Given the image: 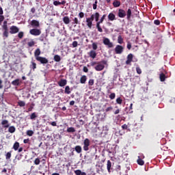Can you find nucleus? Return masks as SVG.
<instances>
[{"label": "nucleus", "mask_w": 175, "mask_h": 175, "mask_svg": "<svg viewBox=\"0 0 175 175\" xmlns=\"http://www.w3.org/2000/svg\"><path fill=\"white\" fill-rule=\"evenodd\" d=\"M90 142L88 138H85L83 141V150L84 151H88L90 150Z\"/></svg>", "instance_id": "0eeeda50"}, {"label": "nucleus", "mask_w": 175, "mask_h": 175, "mask_svg": "<svg viewBox=\"0 0 175 175\" xmlns=\"http://www.w3.org/2000/svg\"><path fill=\"white\" fill-rule=\"evenodd\" d=\"M117 20V18H116V14H114V13L111 12L108 14V21H114Z\"/></svg>", "instance_id": "4468645a"}, {"label": "nucleus", "mask_w": 175, "mask_h": 175, "mask_svg": "<svg viewBox=\"0 0 175 175\" xmlns=\"http://www.w3.org/2000/svg\"><path fill=\"white\" fill-rule=\"evenodd\" d=\"M136 72L138 75H142V69L140 67H136Z\"/></svg>", "instance_id": "49530a36"}, {"label": "nucleus", "mask_w": 175, "mask_h": 175, "mask_svg": "<svg viewBox=\"0 0 175 175\" xmlns=\"http://www.w3.org/2000/svg\"><path fill=\"white\" fill-rule=\"evenodd\" d=\"M105 18H106V14L103 15L100 21L96 23V27L97 28L98 32H103V29L100 27V24H102L103 21H105Z\"/></svg>", "instance_id": "f03ea898"}, {"label": "nucleus", "mask_w": 175, "mask_h": 175, "mask_svg": "<svg viewBox=\"0 0 175 175\" xmlns=\"http://www.w3.org/2000/svg\"><path fill=\"white\" fill-rule=\"evenodd\" d=\"M71 92H72V91L70 90V87H69V85L66 86L65 90H64V94L69 95Z\"/></svg>", "instance_id": "a878e982"}, {"label": "nucleus", "mask_w": 175, "mask_h": 175, "mask_svg": "<svg viewBox=\"0 0 175 175\" xmlns=\"http://www.w3.org/2000/svg\"><path fill=\"white\" fill-rule=\"evenodd\" d=\"M31 25L34 27V28H39V27H40V23H39V21L36 20H32L31 21Z\"/></svg>", "instance_id": "f8f14e48"}, {"label": "nucleus", "mask_w": 175, "mask_h": 175, "mask_svg": "<svg viewBox=\"0 0 175 175\" xmlns=\"http://www.w3.org/2000/svg\"><path fill=\"white\" fill-rule=\"evenodd\" d=\"M109 98H110V99H111V100L115 99V98H116V93H111V94L109 95Z\"/></svg>", "instance_id": "3c124183"}, {"label": "nucleus", "mask_w": 175, "mask_h": 175, "mask_svg": "<svg viewBox=\"0 0 175 175\" xmlns=\"http://www.w3.org/2000/svg\"><path fill=\"white\" fill-rule=\"evenodd\" d=\"M63 22L64 23V24H66V25H68V24L70 23V19L69 18V16H64L63 18Z\"/></svg>", "instance_id": "412c9836"}, {"label": "nucleus", "mask_w": 175, "mask_h": 175, "mask_svg": "<svg viewBox=\"0 0 175 175\" xmlns=\"http://www.w3.org/2000/svg\"><path fill=\"white\" fill-rule=\"evenodd\" d=\"M94 18H95L96 22L99 21V14H98V12H96L94 14Z\"/></svg>", "instance_id": "58836bf2"}, {"label": "nucleus", "mask_w": 175, "mask_h": 175, "mask_svg": "<svg viewBox=\"0 0 175 175\" xmlns=\"http://www.w3.org/2000/svg\"><path fill=\"white\" fill-rule=\"evenodd\" d=\"M3 20H5V16L3 15H0V25L2 24Z\"/></svg>", "instance_id": "5fc2aeb1"}, {"label": "nucleus", "mask_w": 175, "mask_h": 175, "mask_svg": "<svg viewBox=\"0 0 175 175\" xmlns=\"http://www.w3.org/2000/svg\"><path fill=\"white\" fill-rule=\"evenodd\" d=\"M36 60L38 62H40L42 65H46V64H49V59L46 58L45 57L40 56L36 59Z\"/></svg>", "instance_id": "7ed1b4c3"}, {"label": "nucleus", "mask_w": 175, "mask_h": 175, "mask_svg": "<svg viewBox=\"0 0 175 175\" xmlns=\"http://www.w3.org/2000/svg\"><path fill=\"white\" fill-rule=\"evenodd\" d=\"M111 110H113V107H109L105 109V111L107 113L109 111H111Z\"/></svg>", "instance_id": "13d9d810"}, {"label": "nucleus", "mask_w": 175, "mask_h": 175, "mask_svg": "<svg viewBox=\"0 0 175 175\" xmlns=\"http://www.w3.org/2000/svg\"><path fill=\"white\" fill-rule=\"evenodd\" d=\"M12 158V152H8L5 154V159H10Z\"/></svg>", "instance_id": "4c0bfd02"}, {"label": "nucleus", "mask_w": 175, "mask_h": 175, "mask_svg": "<svg viewBox=\"0 0 175 175\" xmlns=\"http://www.w3.org/2000/svg\"><path fill=\"white\" fill-rule=\"evenodd\" d=\"M159 79L161 81L163 82L165 80H166V75L162 72L159 75Z\"/></svg>", "instance_id": "bb28decb"}, {"label": "nucleus", "mask_w": 175, "mask_h": 175, "mask_svg": "<svg viewBox=\"0 0 175 175\" xmlns=\"http://www.w3.org/2000/svg\"><path fill=\"white\" fill-rule=\"evenodd\" d=\"M12 85L18 86L20 85V79H16L12 82Z\"/></svg>", "instance_id": "c85d7f7f"}, {"label": "nucleus", "mask_w": 175, "mask_h": 175, "mask_svg": "<svg viewBox=\"0 0 175 175\" xmlns=\"http://www.w3.org/2000/svg\"><path fill=\"white\" fill-rule=\"evenodd\" d=\"M88 55L90 57V58H92L93 59H94V58H96V51L94 50H91L88 53Z\"/></svg>", "instance_id": "f3484780"}, {"label": "nucleus", "mask_w": 175, "mask_h": 175, "mask_svg": "<svg viewBox=\"0 0 175 175\" xmlns=\"http://www.w3.org/2000/svg\"><path fill=\"white\" fill-rule=\"evenodd\" d=\"M1 124L2 125V127L5 128V129L10 126V124H9V120H3Z\"/></svg>", "instance_id": "9b49d317"}, {"label": "nucleus", "mask_w": 175, "mask_h": 175, "mask_svg": "<svg viewBox=\"0 0 175 175\" xmlns=\"http://www.w3.org/2000/svg\"><path fill=\"white\" fill-rule=\"evenodd\" d=\"M107 169L108 170V172L110 173L111 171V161H110V160L107 161Z\"/></svg>", "instance_id": "4be33fe9"}, {"label": "nucleus", "mask_w": 175, "mask_h": 175, "mask_svg": "<svg viewBox=\"0 0 175 175\" xmlns=\"http://www.w3.org/2000/svg\"><path fill=\"white\" fill-rule=\"evenodd\" d=\"M40 42H44V36L43 34L40 37Z\"/></svg>", "instance_id": "0e129e2a"}, {"label": "nucleus", "mask_w": 175, "mask_h": 175, "mask_svg": "<svg viewBox=\"0 0 175 175\" xmlns=\"http://www.w3.org/2000/svg\"><path fill=\"white\" fill-rule=\"evenodd\" d=\"M8 132L10 133H14V132H16V127H14V126H9Z\"/></svg>", "instance_id": "b1692460"}, {"label": "nucleus", "mask_w": 175, "mask_h": 175, "mask_svg": "<svg viewBox=\"0 0 175 175\" xmlns=\"http://www.w3.org/2000/svg\"><path fill=\"white\" fill-rule=\"evenodd\" d=\"M18 106H20V107H24V106H25V102L23 100L18 101Z\"/></svg>", "instance_id": "c9c22d12"}, {"label": "nucleus", "mask_w": 175, "mask_h": 175, "mask_svg": "<svg viewBox=\"0 0 175 175\" xmlns=\"http://www.w3.org/2000/svg\"><path fill=\"white\" fill-rule=\"evenodd\" d=\"M78 44H79V43L77 42V41H73L72 46L73 48H76V47H77Z\"/></svg>", "instance_id": "09e8293b"}, {"label": "nucleus", "mask_w": 175, "mask_h": 175, "mask_svg": "<svg viewBox=\"0 0 175 175\" xmlns=\"http://www.w3.org/2000/svg\"><path fill=\"white\" fill-rule=\"evenodd\" d=\"M92 46L93 51H95V50L98 49V44L96 43L93 42Z\"/></svg>", "instance_id": "ea45409f"}, {"label": "nucleus", "mask_w": 175, "mask_h": 175, "mask_svg": "<svg viewBox=\"0 0 175 175\" xmlns=\"http://www.w3.org/2000/svg\"><path fill=\"white\" fill-rule=\"evenodd\" d=\"M81 173H82V172L80 170H77L75 171V174L76 175H81Z\"/></svg>", "instance_id": "8fccbe9b"}, {"label": "nucleus", "mask_w": 175, "mask_h": 175, "mask_svg": "<svg viewBox=\"0 0 175 175\" xmlns=\"http://www.w3.org/2000/svg\"><path fill=\"white\" fill-rule=\"evenodd\" d=\"M154 24L155 25H161V21H159V20H158V19L154 20Z\"/></svg>", "instance_id": "de8ad7c7"}, {"label": "nucleus", "mask_w": 175, "mask_h": 175, "mask_svg": "<svg viewBox=\"0 0 175 175\" xmlns=\"http://www.w3.org/2000/svg\"><path fill=\"white\" fill-rule=\"evenodd\" d=\"M20 29H18L17 26L12 25L10 27V33H11L12 35L18 33Z\"/></svg>", "instance_id": "1a4fd4ad"}, {"label": "nucleus", "mask_w": 175, "mask_h": 175, "mask_svg": "<svg viewBox=\"0 0 175 175\" xmlns=\"http://www.w3.org/2000/svg\"><path fill=\"white\" fill-rule=\"evenodd\" d=\"M49 124V125H52V126H57V122H50Z\"/></svg>", "instance_id": "6e6d98bb"}, {"label": "nucleus", "mask_w": 175, "mask_h": 175, "mask_svg": "<svg viewBox=\"0 0 175 175\" xmlns=\"http://www.w3.org/2000/svg\"><path fill=\"white\" fill-rule=\"evenodd\" d=\"M18 37L19 38V39H23V38L24 37V32L20 31L18 34Z\"/></svg>", "instance_id": "c03bdc74"}, {"label": "nucleus", "mask_w": 175, "mask_h": 175, "mask_svg": "<svg viewBox=\"0 0 175 175\" xmlns=\"http://www.w3.org/2000/svg\"><path fill=\"white\" fill-rule=\"evenodd\" d=\"M83 72H85V73H88V68L84 66L83 67Z\"/></svg>", "instance_id": "338daca9"}, {"label": "nucleus", "mask_w": 175, "mask_h": 175, "mask_svg": "<svg viewBox=\"0 0 175 175\" xmlns=\"http://www.w3.org/2000/svg\"><path fill=\"white\" fill-rule=\"evenodd\" d=\"M116 103H118V105H122V100L120 98V97L116 98Z\"/></svg>", "instance_id": "a19ab883"}, {"label": "nucleus", "mask_w": 175, "mask_h": 175, "mask_svg": "<svg viewBox=\"0 0 175 175\" xmlns=\"http://www.w3.org/2000/svg\"><path fill=\"white\" fill-rule=\"evenodd\" d=\"M36 118H38V115L36 114V112H33L30 115V120L35 121Z\"/></svg>", "instance_id": "393cba45"}, {"label": "nucleus", "mask_w": 175, "mask_h": 175, "mask_svg": "<svg viewBox=\"0 0 175 175\" xmlns=\"http://www.w3.org/2000/svg\"><path fill=\"white\" fill-rule=\"evenodd\" d=\"M118 43H119V44H122V43H124V38H122V36H118Z\"/></svg>", "instance_id": "473e14b6"}, {"label": "nucleus", "mask_w": 175, "mask_h": 175, "mask_svg": "<svg viewBox=\"0 0 175 175\" xmlns=\"http://www.w3.org/2000/svg\"><path fill=\"white\" fill-rule=\"evenodd\" d=\"M67 132L68 133H74V132H76V129H75L74 127H68L67 129Z\"/></svg>", "instance_id": "2f4dec72"}, {"label": "nucleus", "mask_w": 175, "mask_h": 175, "mask_svg": "<svg viewBox=\"0 0 175 175\" xmlns=\"http://www.w3.org/2000/svg\"><path fill=\"white\" fill-rule=\"evenodd\" d=\"M122 129L123 130L128 129V124H123V125L122 126Z\"/></svg>", "instance_id": "680f3d73"}, {"label": "nucleus", "mask_w": 175, "mask_h": 175, "mask_svg": "<svg viewBox=\"0 0 175 175\" xmlns=\"http://www.w3.org/2000/svg\"><path fill=\"white\" fill-rule=\"evenodd\" d=\"M53 5L55 6H58L59 5H61V2L58 1H53Z\"/></svg>", "instance_id": "864d4df0"}, {"label": "nucleus", "mask_w": 175, "mask_h": 175, "mask_svg": "<svg viewBox=\"0 0 175 175\" xmlns=\"http://www.w3.org/2000/svg\"><path fill=\"white\" fill-rule=\"evenodd\" d=\"M86 23L88 28L91 29V28H92V21H91V19H90L89 18H86Z\"/></svg>", "instance_id": "aec40b11"}, {"label": "nucleus", "mask_w": 175, "mask_h": 175, "mask_svg": "<svg viewBox=\"0 0 175 175\" xmlns=\"http://www.w3.org/2000/svg\"><path fill=\"white\" fill-rule=\"evenodd\" d=\"M78 16H79V18H83L84 12H79Z\"/></svg>", "instance_id": "603ef678"}, {"label": "nucleus", "mask_w": 175, "mask_h": 175, "mask_svg": "<svg viewBox=\"0 0 175 175\" xmlns=\"http://www.w3.org/2000/svg\"><path fill=\"white\" fill-rule=\"evenodd\" d=\"M137 162L138 165H139L140 166H143V165H144V161L140 159V157H138V159L137 160Z\"/></svg>", "instance_id": "7c9ffc66"}, {"label": "nucleus", "mask_w": 175, "mask_h": 175, "mask_svg": "<svg viewBox=\"0 0 175 175\" xmlns=\"http://www.w3.org/2000/svg\"><path fill=\"white\" fill-rule=\"evenodd\" d=\"M40 54H42V51H40V49L38 48L34 51V57L36 59V58H38L40 57Z\"/></svg>", "instance_id": "dca6fc26"}, {"label": "nucleus", "mask_w": 175, "mask_h": 175, "mask_svg": "<svg viewBox=\"0 0 175 175\" xmlns=\"http://www.w3.org/2000/svg\"><path fill=\"white\" fill-rule=\"evenodd\" d=\"M19 147H20V143H18V142L14 144L13 148L15 151H17Z\"/></svg>", "instance_id": "c756f323"}, {"label": "nucleus", "mask_w": 175, "mask_h": 175, "mask_svg": "<svg viewBox=\"0 0 175 175\" xmlns=\"http://www.w3.org/2000/svg\"><path fill=\"white\" fill-rule=\"evenodd\" d=\"M42 33V31L39 29H31L29 31V34L33 35V36H39Z\"/></svg>", "instance_id": "39448f33"}, {"label": "nucleus", "mask_w": 175, "mask_h": 175, "mask_svg": "<svg viewBox=\"0 0 175 175\" xmlns=\"http://www.w3.org/2000/svg\"><path fill=\"white\" fill-rule=\"evenodd\" d=\"M32 110H33V107L32 105H30V107L27 109V111H32Z\"/></svg>", "instance_id": "774afa93"}, {"label": "nucleus", "mask_w": 175, "mask_h": 175, "mask_svg": "<svg viewBox=\"0 0 175 175\" xmlns=\"http://www.w3.org/2000/svg\"><path fill=\"white\" fill-rule=\"evenodd\" d=\"M114 50L116 54H122V53H124V46L121 45H116Z\"/></svg>", "instance_id": "6e6552de"}, {"label": "nucleus", "mask_w": 175, "mask_h": 175, "mask_svg": "<svg viewBox=\"0 0 175 175\" xmlns=\"http://www.w3.org/2000/svg\"><path fill=\"white\" fill-rule=\"evenodd\" d=\"M40 159L36 158L34 160V165H40Z\"/></svg>", "instance_id": "37998d69"}, {"label": "nucleus", "mask_w": 175, "mask_h": 175, "mask_svg": "<svg viewBox=\"0 0 175 175\" xmlns=\"http://www.w3.org/2000/svg\"><path fill=\"white\" fill-rule=\"evenodd\" d=\"M94 79H90L88 81L89 85H92L94 84Z\"/></svg>", "instance_id": "052dcab7"}, {"label": "nucleus", "mask_w": 175, "mask_h": 175, "mask_svg": "<svg viewBox=\"0 0 175 175\" xmlns=\"http://www.w3.org/2000/svg\"><path fill=\"white\" fill-rule=\"evenodd\" d=\"M29 68L31 69V70H33V72H35V69H36V64L35 63V62H31Z\"/></svg>", "instance_id": "a211bd4d"}, {"label": "nucleus", "mask_w": 175, "mask_h": 175, "mask_svg": "<svg viewBox=\"0 0 175 175\" xmlns=\"http://www.w3.org/2000/svg\"><path fill=\"white\" fill-rule=\"evenodd\" d=\"M88 18H89L92 21H94V20L95 19V14H92L91 16Z\"/></svg>", "instance_id": "bf43d9fd"}, {"label": "nucleus", "mask_w": 175, "mask_h": 175, "mask_svg": "<svg viewBox=\"0 0 175 175\" xmlns=\"http://www.w3.org/2000/svg\"><path fill=\"white\" fill-rule=\"evenodd\" d=\"M113 8H120L121 6V2L118 0H114L113 2Z\"/></svg>", "instance_id": "6ab92c4d"}, {"label": "nucleus", "mask_w": 175, "mask_h": 175, "mask_svg": "<svg viewBox=\"0 0 175 175\" xmlns=\"http://www.w3.org/2000/svg\"><path fill=\"white\" fill-rule=\"evenodd\" d=\"M53 59H54L55 62H61V56H59V55H55L53 57Z\"/></svg>", "instance_id": "cd10ccee"}, {"label": "nucleus", "mask_w": 175, "mask_h": 175, "mask_svg": "<svg viewBox=\"0 0 175 175\" xmlns=\"http://www.w3.org/2000/svg\"><path fill=\"white\" fill-rule=\"evenodd\" d=\"M97 6H98V0H96L94 1V3L93 4V9H94V10H96Z\"/></svg>", "instance_id": "a18cd8bd"}, {"label": "nucleus", "mask_w": 175, "mask_h": 175, "mask_svg": "<svg viewBox=\"0 0 175 175\" xmlns=\"http://www.w3.org/2000/svg\"><path fill=\"white\" fill-rule=\"evenodd\" d=\"M133 61V55L132 53H129L127 55V60L126 61V65H131V62Z\"/></svg>", "instance_id": "9d476101"}, {"label": "nucleus", "mask_w": 175, "mask_h": 175, "mask_svg": "<svg viewBox=\"0 0 175 175\" xmlns=\"http://www.w3.org/2000/svg\"><path fill=\"white\" fill-rule=\"evenodd\" d=\"M27 45L29 46V47H33V46H35V41H33V40H31V41L27 43Z\"/></svg>", "instance_id": "e433bc0d"}, {"label": "nucleus", "mask_w": 175, "mask_h": 175, "mask_svg": "<svg viewBox=\"0 0 175 175\" xmlns=\"http://www.w3.org/2000/svg\"><path fill=\"white\" fill-rule=\"evenodd\" d=\"M26 133L27 136H32L33 135V131L32 130H28Z\"/></svg>", "instance_id": "79ce46f5"}, {"label": "nucleus", "mask_w": 175, "mask_h": 175, "mask_svg": "<svg viewBox=\"0 0 175 175\" xmlns=\"http://www.w3.org/2000/svg\"><path fill=\"white\" fill-rule=\"evenodd\" d=\"M127 49L128 50H131L132 49V44L129 42L127 43Z\"/></svg>", "instance_id": "4d7b16f0"}, {"label": "nucleus", "mask_w": 175, "mask_h": 175, "mask_svg": "<svg viewBox=\"0 0 175 175\" xmlns=\"http://www.w3.org/2000/svg\"><path fill=\"white\" fill-rule=\"evenodd\" d=\"M3 38H9V28L8 25H2Z\"/></svg>", "instance_id": "423d86ee"}, {"label": "nucleus", "mask_w": 175, "mask_h": 175, "mask_svg": "<svg viewBox=\"0 0 175 175\" xmlns=\"http://www.w3.org/2000/svg\"><path fill=\"white\" fill-rule=\"evenodd\" d=\"M23 143L25 144H28V143H29V139H25L23 140Z\"/></svg>", "instance_id": "69168bd1"}, {"label": "nucleus", "mask_w": 175, "mask_h": 175, "mask_svg": "<svg viewBox=\"0 0 175 175\" xmlns=\"http://www.w3.org/2000/svg\"><path fill=\"white\" fill-rule=\"evenodd\" d=\"M133 104L131 103L130 105V107H129V111H130V113H133V111H132V109H133Z\"/></svg>", "instance_id": "e2e57ef3"}, {"label": "nucleus", "mask_w": 175, "mask_h": 175, "mask_svg": "<svg viewBox=\"0 0 175 175\" xmlns=\"http://www.w3.org/2000/svg\"><path fill=\"white\" fill-rule=\"evenodd\" d=\"M72 24L80 25V21H79V18L77 17H75L72 19Z\"/></svg>", "instance_id": "f704fd0d"}, {"label": "nucleus", "mask_w": 175, "mask_h": 175, "mask_svg": "<svg viewBox=\"0 0 175 175\" xmlns=\"http://www.w3.org/2000/svg\"><path fill=\"white\" fill-rule=\"evenodd\" d=\"M118 16V17H120V18H124L126 16H127V20H131V17H132V10H131V8H129L127 12H126L123 9H119Z\"/></svg>", "instance_id": "f257e3e1"}, {"label": "nucleus", "mask_w": 175, "mask_h": 175, "mask_svg": "<svg viewBox=\"0 0 175 175\" xmlns=\"http://www.w3.org/2000/svg\"><path fill=\"white\" fill-rule=\"evenodd\" d=\"M75 151H76V152H77V154H80V152H81V151H82L81 146H75Z\"/></svg>", "instance_id": "72a5a7b5"}, {"label": "nucleus", "mask_w": 175, "mask_h": 175, "mask_svg": "<svg viewBox=\"0 0 175 175\" xmlns=\"http://www.w3.org/2000/svg\"><path fill=\"white\" fill-rule=\"evenodd\" d=\"M103 42V44H105V46H107L109 49H111L114 47V44H113V42H110V39L107 38H104Z\"/></svg>", "instance_id": "20e7f679"}, {"label": "nucleus", "mask_w": 175, "mask_h": 175, "mask_svg": "<svg viewBox=\"0 0 175 175\" xmlns=\"http://www.w3.org/2000/svg\"><path fill=\"white\" fill-rule=\"evenodd\" d=\"M85 81H87V76L83 75L80 79V83L85 84Z\"/></svg>", "instance_id": "5701e85b"}, {"label": "nucleus", "mask_w": 175, "mask_h": 175, "mask_svg": "<svg viewBox=\"0 0 175 175\" xmlns=\"http://www.w3.org/2000/svg\"><path fill=\"white\" fill-rule=\"evenodd\" d=\"M94 69L98 72H100V70H103L105 69V65L99 64L94 67Z\"/></svg>", "instance_id": "2eb2a0df"}, {"label": "nucleus", "mask_w": 175, "mask_h": 175, "mask_svg": "<svg viewBox=\"0 0 175 175\" xmlns=\"http://www.w3.org/2000/svg\"><path fill=\"white\" fill-rule=\"evenodd\" d=\"M58 85H59V87H65V85H66V84H68V81H66V79H60L59 81L57 82Z\"/></svg>", "instance_id": "ddd939ff"}]
</instances>
